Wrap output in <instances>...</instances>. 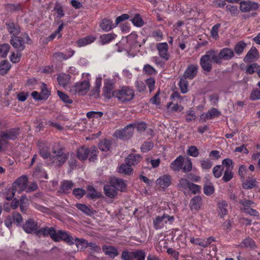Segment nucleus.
I'll use <instances>...</instances> for the list:
<instances>
[{
	"instance_id": "14",
	"label": "nucleus",
	"mask_w": 260,
	"mask_h": 260,
	"mask_svg": "<svg viewBox=\"0 0 260 260\" xmlns=\"http://www.w3.org/2000/svg\"><path fill=\"white\" fill-rule=\"evenodd\" d=\"M156 49L158 52L159 56L166 60H169L170 55L168 53L169 46L167 43H159L156 44Z\"/></svg>"
},
{
	"instance_id": "33",
	"label": "nucleus",
	"mask_w": 260,
	"mask_h": 260,
	"mask_svg": "<svg viewBox=\"0 0 260 260\" xmlns=\"http://www.w3.org/2000/svg\"><path fill=\"white\" fill-rule=\"evenodd\" d=\"M116 35L113 33H109L103 34L100 37V40L103 45L109 43L112 40H114Z\"/></svg>"
},
{
	"instance_id": "22",
	"label": "nucleus",
	"mask_w": 260,
	"mask_h": 260,
	"mask_svg": "<svg viewBox=\"0 0 260 260\" xmlns=\"http://www.w3.org/2000/svg\"><path fill=\"white\" fill-rule=\"evenodd\" d=\"M156 182L160 187L166 188L171 184V177L168 175H164L159 177Z\"/></svg>"
},
{
	"instance_id": "56",
	"label": "nucleus",
	"mask_w": 260,
	"mask_h": 260,
	"mask_svg": "<svg viewBox=\"0 0 260 260\" xmlns=\"http://www.w3.org/2000/svg\"><path fill=\"white\" fill-rule=\"evenodd\" d=\"M190 242L194 244L197 245H199L203 248L206 247V243L205 242V239L202 238H191L190 239Z\"/></svg>"
},
{
	"instance_id": "45",
	"label": "nucleus",
	"mask_w": 260,
	"mask_h": 260,
	"mask_svg": "<svg viewBox=\"0 0 260 260\" xmlns=\"http://www.w3.org/2000/svg\"><path fill=\"white\" fill-rule=\"evenodd\" d=\"M182 169L184 173L189 172L192 170V162L190 158L187 157L186 159H183V165Z\"/></svg>"
},
{
	"instance_id": "6",
	"label": "nucleus",
	"mask_w": 260,
	"mask_h": 260,
	"mask_svg": "<svg viewBox=\"0 0 260 260\" xmlns=\"http://www.w3.org/2000/svg\"><path fill=\"white\" fill-rule=\"evenodd\" d=\"M115 82L114 79L107 78L104 80L102 94L105 98L110 100L115 97Z\"/></svg>"
},
{
	"instance_id": "51",
	"label": "nucleus",
	"mask_w": 260,
	"mask_h": 260,
	"mask_svg": "<svg viewBox=\"0 0 260 260\" xmlns=\"http://www.w3.org/2000/svg\"><path fill=\"white\" fill-rule=\"evenodd\" d=\"M75 241L77 247L81 246V250H83L88 247V241L84 239L76 238Z\"/></svg>"
},
{
	"instance_id": "19",
	"label": "nucleus",
	"mask_w": 260,
	"mask_h": 260,
	"mask_svg": "<svg viewBox=\"0 0 260 260\" xmlns=\"http://www.w3.org/2000/svg\"><path fill=\"white\" fill-rule=\"evenodd\" d=\"M7 29L10 34L12 36H16L19 35L21 32V28L20 26L13 21H8L6 23Z\"/></svg>"
},
{
	"instance_id": "25",
	"label": "nucleus",
	"mask_w": 260,
	"mask_h": 260,
	"mask_svg": "<svg viewBox=\"0 0 260 260\" xmlns=\"http://www.w3.org/2000/svg\"><path fill=\"white\" fill-rule=\"evenodd\" d=\"M142 156L139 154H130L125 159V162L129 165L134 166L137 165L142 159Z\"/></svg>"
},
{
	"instance_id": "37",
	"label": "nucleus",
	"mask_w": 260,
	"mask_h": 260,
	"mask_svg": "<svg viewBox=\"0 0 260 260\" xmlns=\"http://www.w3.org/2000/svg\"><path fill=\"white\" fill-rule=\"evenodd\" d=\"M111 145V141L109 140H103L99 143V149L102 151H108L110 149Z\"/></svg>"
},
{
	"instance_id": "12",
	"label": "nucleus",
	"mask_w": 260,
	"mask_h": 260,
	"mask_svg": "<svg viewBox=\"0 0 260 260\" xmlns=\"http://www.w3.org/2000/svg\"><path fill=\"white\" fill-rule=\"evenodd\" d=\"M19 134V128L10 129L0 133L1 137L5 140L6 144L8 143V140L16 139Z\"/></svg>"
},
{
	"instance_id": "31",
	"label": "nucleus",
	"mask_w": 260,
	"mask_h": 260,
	"mask_svg": "<svg viewBox=\"0 0 260 260\" xmlns=\"http://www.w3.org/2000/svg\"><path fill=\"white\" fill-rule=\"evenodd\" d=\"M115 26L111 20L107 19H103L100 24L101 28L106 31H110Z\"/></svg>"
},
{
	"instance_id": "30",
	"label": "nucleus",
	"mask_w": 260,
	"mask_h": 260,
	"mask_svg": "<svg viewBox=\"0 0 260 260\" xmlns=\"http://www.w3.org/2000/svg\"><path fill=\"white\" fill-rule=\"evenodd\" d=\"M202 204V199L199 196L194 197L190 202V208L191 210H198Z\"/></svg>"
},
{
	"instance_id": "48",
	"label": "nucleus",
	"mask_w": 260,
	"mask_h": 260,
	"mask_svg": "<svg viewBox=\"0 0 260 260\" xmlns=\"http://www.w3.org/2000/svg\"><path fill=\"white\" fill-rule=\"evenodd\" d=\"M204 193L207 196L211 195L214 191V187L210 182L206 183L203 188Z\"/></svg>"
},
{
	"instance_id": "64",
	"label": "nucleus",
	"mask_w": 260,
	"mask_h": 260,
	"mask_svg": "<svg viewBox=\"0 0 260 260\" xmlns=\"http://www.w3.org/2000/svg\"><path fill=\"white\" fill-rule=\"evenodd\" d=\"M134 258L137 260H145V253L142 250H137L135 251Z\"/></svg>"
},
{
	"instance_id": "26",
	"label": "nucleus",
	"mask_w": 260,
	"mask_h": 260,
	"mask_svg": "<svg viewBox=\"0 0 260 260\" xmlns=\"http://www.w3.org/2000/svg\"><path fill=\"white\" fill-rule=\"evenodd\" d=\"M96 37L93 36H88L78 40L77 44L79 47H83L93 43Z\"/></svg>"
},
{
	"instance_id": "41",
	"label": "nucleus",
	"mask_w": 260,
	"mask_h": 260,
	"mask_svg": "<svg viewBox=\"0 0 260 260\" xmlns=\"http://www.w3.org/2000/svg\"><path fill=\"white\" fill-rule=\"evenodd\" d=\"M11 68V64L7 60H3L0 62V74L4 75L7 74Z\"/></svg>"
},
{
	"instance_id": "3",
	"label": "nucleus",
	"mask_w": 260,
	"mask_h": 260,
	"mask_svg": "<svg viewBox=\"0 0 260 260\" xmlns=\"http://www.w3.org/2000/svg\"><path fill=\"white\" fill-rule=\"evenodd\" d=\"M115 94V98L123 103L131 101L135 96L134 90L129 86H122L116 90Z\"/></svg>"
},
{
	"instance_id": "18",
	"label": "nucleus",
	"mask_w": 260,
	"mask_h": 260,
	"mask_svg": "<svg viewBox=\"0 0 260 260\" xmlns=\"http://www.w3.org/2000/svg\"><path fill=\"white\" fill-rule=\"evenodd\" d=\"M259 57V52L255 47H252L244 58V61L250 63L257 60Z\"/></svg>"
},
{
	"instance_id": "61",
	"label": "nucleus",
	"mask_w": 260,
	"mask_h": 260,
	"mask_svg": "<svg viewBox=\"0 0 260 260\" xmlns=\"http://www.w3.org/2000/svg\"><path fill=\"white\" fill-rule=\"evenodd\" d=\"M259 67L257 63H253L246 67V72L249 74H252L258 70Z\"/></svg>"
},
{
	"instance_id": "58",
	"label": "nucleus",
	"mask_w": 260,
	"mask_h": 260,
	"mask_svg": "<svg viewBox=\"0 0 260 260\" xmlns=\"http://www.w3.org/2000/svg\"><path fill=\"white\" fill-rule=\"evenodd\" d=\"M188 83L186 80L181 79L179 82V87L182 93H185L188 91Z\"/></svg>"
},
{
	"instance_id": "23",
	"label": "nucleus",
	"mask_w": 260,
	"mask_h": 260,
	"mask_svg": "<svg viewBox=\"0 0 260 260\" xmlns=\"http://www.w3.org/2000/svg\"><path fill=\"white\" fill-rule=\"evenodd\" d=\"M184 157L179 155L170 164V168L174 171H179L183 165Z\"/></svg>"
},
{
	"instance_id": "35",
	"label": "nucleus",
	"mask_w": 260,
	"mask_h": 260,
	"mask_svg": "<svg viewBox=\"0 0 260 260\" xmlns=\"http://www.w3.org/2000/svg\"><path fill=\"white\" fill-rule=\"evenodd\" d=\"M218 213L221 217H223L228 213V203L225 201H221L218 203Z\"/></svg>"
},
{
	"instance_id": "44",
	"label": "nucleus",
	"mask_w": 260,
	"mask_h": 260,
	"mask_svg": "<svg viewBox=\"0 0 260 260\" xmlns=\"http://www.w3.org/2000/svg\"><path fill=\"white\" fill-rule=\"evenodd\" d=\"M41 89V99L42 100H46L50 95V91L48 89L46 84L44 83H42Z\"/></svg>"
},
{
	"instance_id": "11",
	"label": "nucleus",
	"mask_w": 260,
	"mask_h": 260,
	"mask_svg": "<svg viewBox=\"0 0 260 260\" xmlns=\"http://www.w3.org/2000/svg\"><path fill=\"white\" fill-rule=\"evenodd\" d=\"M234 56L233 50L229 48H224L222 49L219 53L216 51V58L218 60V64H221L222 59L229 60L232 58Z\"/></svg>"
},
{
	"instance_id": "43",
	"label": "nucleus",
	"mask_w": 260,
	"mask_h": 260,
	"mask_svg": "<svg viewBox=\"0 0 260 260\" xmlns=\"http://www.w3.org/2000/svg\"><path fill=\"white\" fill-rule=\"evenodd\" d=\"M119 172L125 175H129L133 172V169L131 168V165L126 163L120 166L119 169Z\"/></svg>"
},
{
	"instance_id": "13",
	"label": "nucleus",
	"mask_w": 260,
	"mask_h": 260,
	"mask_svg": "<svg viewBox=\"0 0 260 260\" xmlns=\"http://www.w3.org/2000/svg\"><path fill=\"white\" fill-rule=\"evenodd\" d=\"M258 8L257 3L251 1H242L240 3V9L242 12H249L255 11Z\"/></svg>"
},
{
	"instance_id": "24",
	"label": "nucleus",
	"mask_w": 260,
	"mask_h": 260,
	"mask_svg": "<svg viewBox=\"0 0 260 260\" xmlns=\"http://www.w3.org/2000/svg\"><path fill=\"white\" fill-rule=\"evenodd\" d=\"M90 148L81 146L78 148L77 157L81 160H86L89 154Z\"/></svg>"
},
{
	"instance_id": "63",
	"label": "nucleus",
	"mask_w": 260,
	"mask_h": 260,
	"mask_svg": "<svg viewBox=\"0 0 260 260\" xmlns=\"http://www.w3.org/2000/svg\"><path fill=\"white\" fill-rule=\"evenodd\" d=\"M197 118L196 114L194 110L190 109L187 112L186 115V121L187 122L191 121L192 120L196 119Z\"/></svg>"
},
{
	"instance_id": "29",
	"label": "nucleus",
	"mask_w": 260,
	"mask_h": 260,
	"mask_svg": "<svg viewBox=\"0 0 260 260\" xmlns=\"http://www.w3.org/2000/svg\"><path fill=\"white\" fill-rule=\"evenodd\" d=\"M104 190L106 196L110 198H114L117 194L116 189L111 184L105 185Z\"/></svg>"
},
{
	"instance_id": "50",
	"label": "nucleus",
	"mask_w": 260,
	"mask_h": 260,
	"mask_svg": "<svg viewBox=\"0 0 260 260\" xmlns=\"http://www.w3.org/2000/svg\"><path fill=\"white\" fill-rule=\"evenodd\" d=\"M224 167L221 165H217L213 169V174L215 178H219L221 176Z\"/></svg>"
},
{
	"instance_id": "32",
	"label": "nucleus",
	"mask_w": 260,
	"mask_h": 260,
	"mask_svg": "<svg viewBox=\"0 0 260 260\" xmlns=\"http://www.w3.org/2000/svg\"><path fill=\"white\" fill-rule=\"evenodd\" d=\"M87 198L91 199H99L102 196L101 193L96 191L94 188L92 186H88L87 187Z\"/></svg>"
},
{
	"instance_id": "2",
	"label": "nucleus",
	"mask_w": 260,
	"mask_h": 260,
	"mask_svg": "<svg viewBox=\"0 0 260 260\" xmlns=\"http://www.w3.org/2000/svg\"><path fill=\"white\" fill-rule=\"evenodd\" d=\"M218 64L216 58V51L210 50L206 52L200 59V64L202 69L205 72H210L212 69V62Z\"/></svg>"
},
{
	"instance_id": "20",
	"label": "nucleus",
	"mask_w": 260,
	"mask_h": 260,
	"mask_svg": "<svg viewBox=\"0 0 260 260\" xmlns=\"http://www.w3.org/2000/svg\"><path fill=\"white\" fill-rule=\"evenodd\" d=\"M110 183L115 188L121 191H123L126 188V184L122 179L112 177L111 178Z\"/></svg>"
},
{
	"instance_id": "59",
	"label": "nucleus",
	"mask_w": 260,
	"mask_h": 260,
	"mask_svg": "<svg viewBox=\"0 0 260 260\" xmlns=\"http://www.w3.org/2000/svg\"><path fill=\"white\" fill-rule=\"evenodd\" d=\"M233 170H225L222 177V180L225 182H229L233 178Z\"/></svg>"
},
{
	"instance_id": "16",
	"label": "nucleus",
	"mask_w": 260,
	"mask_h": 260,
	"mask_svg": "<svg viewBox=\"0 0 260 260\" xmlns=\"http://www.w3.org/2000/svg\"><path fill=\"white\" fill-rule=\"evenodd\" d=\"M22 227L24 231L28 234L34 233L36 235V231L38 230V222L30 218L25 221Z\"/></svg>"
},
{
	"instance_id": "10",
	"label": "nucleus",
	"mask_w": 260,
	"mask_h": 260,
	"mask_svg": "<svg viewBox=\"0 0 260 260\" xmlns=\"http://www.w3.org/2000/svg\"><path fill=\"white\" fill-rule=\"evenodd\" d=\"M27 182L28 179L26 176L22 175L13 182L12 187L14 190H16L20 193L26 189Z\"/></svg>"
},
{
	"instance_id": "15",
	"label": "nucleus",
	"mask_w": 260,
	"mask_h": 260,
	"mask_svg": "<svg viewBox=\"0 0 260 260\" xmlns=\"http://www.w3.org/2000/svg\"><path fill=\"white\" fill-rule=\"evenodd\" d=\"M199 70V66L196 64H190L186 69L183 77L185 79L192 80L197 76Z\"/></svg>"
},
{
	"instance_id": "9",
	"label": "nucleus",
	"mask_w": 260,
	"mask_h": 260,
	"mask_svg": "<svg viewBox=\"0 0 260 260\" xmlns=\"http://www.w3.org/2000/svg\"><path fill=\"white\" fill-rule=\"evenodd\" d=\"M135 124L127 125L123 129L117 131L115 133V136L120 139H128L131 138L134 133Z\"/></svg>"
},
{
	"instance_id": "36",
	"label": "nucleus",
	"mask_w": 260,
	"mask_h": 260,
	"mask_svg": "<svg viewBox=\"0 0 260 260\" xmlns=\"http://www.w3.org/2000/svg\"><path fill=\"white\" fill-rule=\"evenodd\" d=\"M57 81L59 85L64 87L69 83L70 76L69 74L59 75L57 77Z\"/></svg>"
},
{
	"instance_id": "8",
	"label": "nucleus",
	"mask_w": 260,
	"mask_h": 260,
	"mask_svg": "<svg viewBox=\"0 0 260 260\" xmlns=\"http://www.w3.org/2000/svg\"><path fill=\"white\" fill-rule=\"evenodd\" d=\"M52 152L55 154L50 159L52 160L51 164L57 167L61 166L67 160L69 154L64 153L61 149L57 151L53 150Z\"/></svg>"
},
{
	"instance_id": "21",
	"label": "nucleus",
	"mask_w": 260,
	"mask_h": 260,
	"mask_svg": "<svg viewBox=\"0 0 260 260\" xmlns=\"http://www.w3.org/2000/svg\"><path fill=\"white\" fill-rule=\"evenodd\" d=\"M102 77L99 76L96 78L95 85L93 89L90 91V95L97 99L100 97L101 86L102 84Z\"/></svg>"
},
{
	"instance_id": "28",
	"label": "nucleus",
	"mask_w": 260,
	"mask_h": 260,
	"mask_svg": "<svg viewBox=\"0 0 260 260\" xmlns=\"http://www.w3.org/2000/svg\"><path fill=\"white\" fill-rule=\"evenodd\" d=\"M74 185V184L72 181H63L60 186L59 191L62 193H68L72 189Z\"/></svg>"
},
{
	"instance_id": "42",
	"label": "nucleus",
	"mask_w": 260,
	"mask_h": 260,
	"mask_svg": "<svg viewBox=\"0 0 260 260\" xmlns=\"http://www.w3.org/2000/svg\"><path fill=\"white\" fill-rule=\"evenodd\" d=\"M190 183L191 182H190L187 179L185 178H181L177 184V187L181 190H186L188 188Z\"/></svg>"
},
{
	"instance_id": "49",
	"label": "nucleus",
	"mask_w": 260,
	"mask_h": 260,
	"mask_svg": "<svg viewBox=\"0 0 260 260\" xmlns=\"http://www.w3.org/2000/svg\"><path fill=\"white\" fill-rule=\"evenodd\" d=\"M131 21L134 25L137 27H141L144 24L143 19L139 14H136Z\"/></svg>"
},
{
	"instance_id": "60",
	"label": "nucleus",
	"mask_w": 260,
	"mask_h": 260,
	"mask_svg": "<svg viewBox=\"0 0 260 260\" xmlns=\"http://www.w3.org/2000/svg\"><path fill=\"white\" fill-rule=\"evenodd\" d=\"M73 194L77 199H79L84 196L85 194V191L82 188H77L73 190Z\"/></svg>"
},
{
	"instance_id": "34",
	"label": "nucleus",
	"mask_w": 260,
	"mask_h": 260,
	"mask_svg": "<svg viewBox=\"0 0 260 260\" xmlns=\"http://www.w3.org/2000/svg\"><path fill=\"white\" fill-rule=\"evenodd\" d=\"M40 154L44 158H47L50 156L49 148L48 146L43 143H40L39 145Z\"/></svg>"
},
{
	"instance_id": "39",
	"label": "nucleus",
	"mask_w": 260,
	"mask_h": 260,
	"mask_svg": "<svg viewBox=\"0 0 260 260\" xmlns=\"http://www.w3.org/2000/svg\"><path fill=\"white\" fill-rule=\"evenodd\" d=\"M242 247L254 248L256 247L255 243L251 238L248 237L245 239L240 244Z\"/></svg>"
},
{
	"instance_id": "17",
	"label": "nucleus",
	"mask_w": 260,
	"mask_h": 260,
	"mask_svg": "<svg viewBox=\"0 0 260 260\" xmlns=\"http://www.w3.org/2000/svg\"><path fill=\"white\" fill-rule=\"evenodd\" d=\"M221 115V112L216 108H212L209 110L206 113L202 114L200 117V120L204 122L208 119H212L215 117H219Z\"/></svg>"
},
{
	"instance_id": "46",
	"label": "nucleus",
	"mask_w": 260,
	"mask_h": 260,
	"mask_svg": "<svg viewBox=\"0 0 260 260\" xmlns=\"http://www.w3.org/2000/svg\"><path fill=\"white\" fill-rule=\"evenodd\" d=\"M10 46L8 44L0 45V57L5 58L9 51Z\"/></svg>"
},
{
	"instance_id": "52",
	"label": "nucleus",
	"mask_w": 260,
	"mask_h": 260,
	"mask_svg": "<svg viewBox=\"0 0 260 260\" xmlns=\"http://www.w3.org/2000/svg\"><path fill=\"white\" fill-rule=\"evenodd\" d=\"M135 251L129 252L124 251L121 254V259L122 260H134L135 256Z\"/></svg>"
},
{
	"instance_id": "54",
	"label": "nucleus",
	"mask_w": 260,
	"mask_h": 260,
	"mask_svg": "<svg viewBox=\"0 0 260 260\" xmlns=\"http://www.w3.org/2000/svg\"><path fill=\"white\" fill-rule=\"evenodd\" d=\"M98 151L95 146H92L90 147V157L89 160L90 161H94L97 159Z\"/></svg>"
},
{
	"instance_id": "47",
	"label": "nucleus",
	"mask_w": 260,
	"mask_h": 260,
	"mask_svg": "<svg viewBox=\"0 0 260 260\" xmlns=\"http://www.w3.org/2000/svg\"><path fill=\"white\" fill-rule=\"evenodd\" d=\"M246 46V44L244 42L240 41L235 45L234 47V51L236 54L240 55L243 52Z\"/></svg>"
},
{
	"instance_id": "7",
	"label": "nucleus",
	"mask_w": 260,
	"mask_h": 260,
	"mask_svg": "<svg viewBox=\"0 0 260 260\" xmlns=\"http://www.w3.org/2000/svg\"><path fill=\"white\" fill-rule=\"evenodd\" d=\"M174 220V216H169L166 214H164L162 216H158L153 220L154 228L156 230L162 229L167 223L172 224Z\"/></svg>"
},
{
	"instance_id": "57",
	"label": "nucleus",
	"mask_w": 260,
	"mask_h": 260,
	"mask_svg": "<svg viewBox=\"0 0 260 260\" xmlns=\"http://www.w3.org/2000/svg\"><path fill=\"white\" fill-rule=\"evenodd\" d=\"M220 26L221 24L220 23H217L214 25L211 29V36L213 38L216 40L219 38L218 31Z\"/></svg>"
},
{
	"instance_id": "62",
	"label": "nucleus",
	"mask_w": 260,
	"mask_h": 260,
	"mask_svg": "<svg viewBox=\"0 0 260 260\" xmlns=\"http://www.w3.org/2000/svg\"><path fill=\"white\" fill-rule=\"evenodd\" d=\"M57 94L59 96L60 99L64 103L71 104L73 102V101L69 98L68 95L58 90Z\"/></svg>"
},
{
	"instance_id": "27",
	"label": "nucleus",
	"mask_w": 260,
	"mask_h": 260,
	"mask_svg": "<svg viewBox=\"0 0 260 260\" xmlns=\"http://www.w3.org/2000/svg\"><path fill=\"white\" fill-rule=\"evenodd\" d=\"M102 249L105 254L109 255L111 257L113 258L118 255L117 249L113 246L104 245Z\"/></svg>"
},
{
	"instance_id": "40",
	"label": "nucleus",
	"mask_w": 260,
	"mask_h": 260,
	"mask_svg": "<svg viewBox=\"0 0 260 260\" xmlns=\"http://www.w3.org/2000/svg\"><path fill=\"white\" fill-rule=\"evenodd\" d=\"M75 206L78 209L87 215L91 216L93 214L92 210L89 208V207L85 204L77 203Z\"/></svg>"
},
{
	"instance_id": "38",
	"label": "nucleus",
	"mask_w": 260,
	"mask_h": 260,
	"mask_svg": "<svg viewBox=\"0 0 260 260\" xmlns=\"http://www.w3.org/2000/svg\"><path fill=\"white\" fill-rule=\"evenodd\" d=\"M257 183L256 179L249 178L242 183V186L246 189H251L256 186Z\"/></svg>"
},
{
	"instance_id": "4",
	"label": "nucleus",
	"mask_w": 260,
	"mask_h": 260,
	"mask_svg": "<svg viewBox=\"0 0 260 260\" xmlns=\"http://www.w3.org/2000/svg\"><path fill=\"white\" fill-rule=\"evenodd\" d=\"M11 45L17 50V51L21 52L25 48L24 43L30 44L31 39L27 34L23 35V38L16 36H12L10 41Z\"/></svg>"
},
{
	"instance_id": "53",
	"label": "nucleus",
	"mask_w": 260,
	"mask_h": 260,
	"mask_svg": "<svg viewBox=\"0 0 260 260\" xmlns=\"http://www.w3.org/2000/svg\"><path fill=\"white\" fill-rule=\"evenodd\" d=\"M143 71L145 74L149 75H155L156 74V71L154 68L148 64L144 66Z\"/></svg>"
},
{
	"instance_id": "1",
	"label": "nucleus",
	"mask_w": 260,
	"mask_h": 260,
	"mask_svg": "<svg viewBox=\"0 0 260 260\" xmlns=\"http://www.w3.org/2000/svg\"><path fill=\"white\" fill-rule=\"evenodd\" d=\"M36 236L39 237L49 236L54 242L64 241L70 245L74 244L73 237L68 232L62 230H59L56 232L55 229L53 227L45 226L41 228L36 231Z\"/></svg>"
},
{
	"instance_id": "55",
	"label": "nucleus",
	"mask_w": 260,
	"mask_h": 260,
	"mask_svg": "<svg viewBox=\"0 0 260 260\" xmlns=\"http://www.w3.org/2000/svg\"><path fill=\"white\" fill-rule=\"evenodd\" d=\"M74 53V51L72 50V54L71 55H70L69 56H67L65 54H64L62 52H55V53L53 54V57L55 58H56V59H57L59 61H61L62 60L67 59L68 58L71 57L73 55Z\"/></svg>"
},
{
	"instance_id": "5",
	"label": "nucleus",
	"mask_w": 260,
	"mask_h": 260,
	"mask_svg": "<svg viewBox=\"0 0 260 260\" xmlns=\"http://www.w3.org/2000/svg\"><path fill=\"white\" fill-rule=\"evenodd\" d=\"M90 87L88 80H84L76 83L70 88V92L73 95H84L87 93Z\"/></svg>"
}]
</instances>
